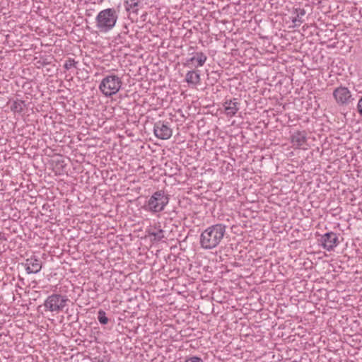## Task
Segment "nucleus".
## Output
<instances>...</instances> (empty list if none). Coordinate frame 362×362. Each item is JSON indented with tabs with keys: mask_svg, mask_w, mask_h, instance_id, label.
Listing matches in <instances>:
<instances>
[{
	"mask_svg": "<svg viewBox=\"0 0 362 362\" xmlns=\"http://www.w3.org/2000/svg\"><path fill=\"white\" fill-rule=\"evenodd\" d=\"M207 59V57L205 54L203 52H196L195 55L189 59H187V63L189 64L190 62H192L194 61H197V66H202L206 61Z\"/></svg>",
	"mask_w": 362,
	"mask_h": 362,
	"instance_id": "4468645a",
	"label": "nucleus"
},
{
	"mask_svg": "<svg viewBox=\"0 0 362 362\" xmlns=\"http://www.w3.org/2000/svg\"><path fill=\"white\" fill-rule=\"evenodd\" d=\"M185 81L188 84H191L192 86H197L200 83L201 77L199 71L192 70L189 71L185 76Z\"/></svg>",
	"mask_w": 362,
	"mask_h": 362,
	"instance_id": "f8f14e48",
	"label": "nucleus"
},
{
	"mask_svg": "<svg viewBox=\"0 0 362 362\" xmlns=\"http://www.w3.org/2000/svg\"><path fill=\"white\" fill-rule=\"evenodd\" d=\"M118 18L115 8L102 10L95 18L96 28L101 33H107L115 25Z\"/></svg>",
	"mask_w": 362,
	"mask_h": 362,
	"instance_id": "f03ea898",
	"label": "nucleus"
},
{
	"mask_svg": "<svg viewBox=\"0 0 362 362\" xmlns=\"http://www.w3.org/2000/svg\"><path fill=\"white\" fill-rule=\"evenodd\" d=\"M226 226L223 223H217L208 227L200 235L199 243L205 250L216 247L226 234Z\"/></svg>",
	"mask_w": 362,
	"mask_h": 362,
	"instance_id": "f257e3e1",
	"label": "nucleus"
},
{
	"mask_svg": "<svg viewBox=\"0 0 362 362\" xmlns=\"http://www.w3.org/2000/svg\"><path fill=\"white\" fill-rule=\"evenodd\" d=\"M291 141L295 148H304V146L307 143L306 132L298 131L294 132L291 137Z\"/></svg>",
	"mask_w": 362,
	"mask_h": 362,
	"instance_id": "9d476101",
	"label": "nucleus"
},
{
	"mask_svg": "<svg viewBox=\"0 0 362 362\" xmlns=\"http://www.w3.org/2000/svg\"><path fill=\"white\" fill-rule=\"evenodd\" d=\"M98 320L102 325H106L108 322V318L106 317L105 312L103 310H100L98 313Z\"/></svg>",
	"mask_w": 362,
	"mask_h": 362,
	"instance_id": "a211bd4d",
	"label": "nucleus"
},
{
	"mask_svg": "<svg viewBox=\"0 0 362 362\" xmlns=\"http://www.w3.org/2000/svg\"><path fill=\"white\" fill-rule=\"evenodd\" d=\"M333 97L339 106H347L354 98L348 88L340 86L333 91Z\"/></svg>",
	"mask_w": 362,
	"mask_h": 362,
	"instance_id": "423d86ee",
	"label": "nucleus"
},
{
	"mask_svg": "<svg viewBox=\"0 0 362 362\" xmlns=\"http://www.w3.org/2000/svg\"><path fill=\"white\" fill-rule=\"evenodd\" d=\"M357 109L358 113L362 116V97L358 100V105H357Z\"/></svg>",
	"mask_w": 362,
	"mask_h": 362,
	"instance_id": "412c9836",
	"label": "nucleus"
},
{
	"mask_svg": "<svg viewBox=\"0 0 362 362\" xmlns=\"http://www.w3.org/2000/svg\"><path fill=\"white\" fill-rule=\"evenodd\" d=\"M148 234L149 236H153V240L155 241H160L162 239L165 238L164 230H162L161 228L156 229V228H154V229H148Z\"/></svg>",
	"mask_w": 362,
	"mask_h": 362,
	"instance_id": "2eb2a0df",
	"label": "nucleus"
},
{
	"mask_svg": "<svg viewBox=\"0 0 362 362\" xmlns=\"http://www.w3.org/2000/svg\"><path fill=\"white\" fill-rule=\"evenodd\" d=\"M185 362H203V360L198 356H191L187 358Z\"/></svg>",
	"mask_w": 362,
	"mask_h": 362,
	"instance_id": "aec40b11",
	"label": "nucleus"
},
{
	"mask_svg": "<svg viewBox=\"0 0 362 362\" xmlns=\"http://www.w3.org/2000/svg\"><path fill=\"white\" fill-rule=\"evenodd\" d=\"M296 11L297 13L296 16L292 20V21L295 24V26H297L300 25L303 22L302 18L305 15V11L303 8H298L296 9Z\"/></svg>",
	"mask_w": 362,
	"mask_h": 362,
	"instance_id": "f3484780",
	"label": "nucleus"
},
{
	"mask_svg": "<svg viewBox=\"0 0 362 362\" xmlns=\"http://www.w3.org/2000/svg\"><path fill=\"white\" fill-rule=\"evenodd\" d=\"M25 107V102L23 100H17L13 102L11 105V110L13 112L21 113Z\"/></svg>",
	"mask_w": 362,
	"mask_h": 362,
	"instance_id": "dca6fc26",
	"label": "nucleus"
},
{
	"mask_svg": "<svg viewBox=\"0 0 362 362\" xmlns=\"http://www.w3.org/2000/svg\"><path fill=\"white\" fill-rule=\"evenodd\" d=\"M122 86L121 78L115 74H110L102 79L98 88L105 97H111L119 91Z\"/></svg>",
	"mask_w": 362,
	"mask_h": 362,
	"instance_id": "20e7f679",
	"label": "nucleus"
},
{
	"mask_svg": "<svg viewBox=\"0 0 362 362\" xmlns=\"http://www.w3.org/2000/svg\"><path fill=\"white\" fill-rule=\"evenodd\" d=\"M169 202L168 195L164 191L158 190L154 192L144 206V209L156 214L163 211Z\"/></svg>",
	"mask_w": 362,
	"mask_h": 362,
	"instance_id": "7ed1b4c3",
	"label": "nucleus"
},
{
	"mask_svg": "<svg viewBox=\"0 0 362 362\" xmlns=\"http://www.w3.org/2000/svg\"><path fill=\"white\" fill-rule=\"evenodd\" d=\"M141 0H124L126 11L137 13Z\"/></svg>",
	"mask_w": 362,
	"mask_h": 362,
	"instance_id": "ddd939ff",
	"label": "nucleus"
},
{
	"mask_svg": "<svg viewBox=\"0 0 362 362\" xmlns=\"http://www.w3.org/2000/svg\"><path fill=\"white\" fill-rule=\"evenodd\" d=\"M321 245L327 251H332L339 243L338 237L333 232L327 233L320 238Z\"/></svg>",
	"mask_w": 362,
	"mask_h": 362,
	"instance_id": "6e6552de",
	"label": "nucleus"
},
{
	"mask_svg": "<svg viewBox=\"0 0 362 362\" xmlns=\"http://www.w3.org/2000/svg\"><path fill=\"white\" fill-rule=\"evenodd\" d=\"M153 132L157 138L163 140L170 139L173 134V130L169 127L168 122L161 120L155 122Z\"/></svg>",
	"mask_w": 362,
	"mask_h": 362,
	"instance_id": "0eeeda50",
	"label": "nucleus"
},
{
	"mask_svg": "<svg viewBox=\"0 0 362 362\" xmlns=\"http://www.w3.org/2000/svg\"><path fill=\"white\" fill-rule=\"evenodd\" d=\"M28 274H37L42 269V262L35 256L26 259L25 263H22Z\"/></svg>",
	"mask_w": 362,
	"mask_h": 362,
	"instance_id": "1a4fd4ad",
	"label": "nucleus"
},
{
	"mask_svg": "<svg viewBox=\"0 0 362 362\" xmlns=\"http://www.w3.org/2000/svg\"><path fill=\"white\" fill-rule=\"evenodd\" d=\"M76 64L77 62L74 59L69 58L66 60L64 67L66 70H69L71 68L75 67Z\"/></svg>",
	"mask_w": 362,
	"mask_h": 362,
	"instance_id": "6ab92c4d",
	"label": "nucleus"
},
{
	"mask_svg": "<svg viewBox=\"0 0 362 362\" xmlns=\"http://www.w3.org/2000/svg\"><path fill=\"white\" fill-rule=\"evenodd\" d=\"M240 105L237 98L226 100L223 104L226 115L230 117H233L239 110Z\"/></svg>",
	"mask_w": 362,
	"mask_h": 362,
	"instance_id": "9b49d317",
	"label": "nucleus"
},
{
	"mask_svg": "<svg viewBox=\"0 0 362 362\" xmlns=\"http://www.w3.org/2000/svg\"><path fill=\"white\" fill-rule=\"evenodd\" d=\"M69 298L61 294H52L45 300L44 306L46 310L59 313L66 306Z\"/></svg>",
	"mask_w": 362,
	"mask_h": 362,
	"instance_id": "39448f33",
	"label": "nucleus"
}]
</instances>
